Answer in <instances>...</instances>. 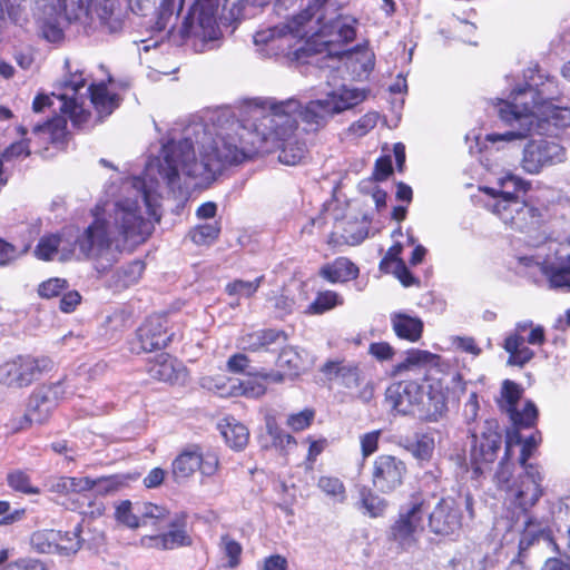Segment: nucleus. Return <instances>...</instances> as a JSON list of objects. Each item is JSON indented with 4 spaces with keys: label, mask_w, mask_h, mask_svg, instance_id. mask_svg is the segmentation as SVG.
I'll return each instance as SVG.
<instances>
[{
    "label": "nucleus",
    "mask_w": 570,
    "mask_h": 570,
    "mask_svg": "<svg viewBox=\"0 0 570 570\" xmlns=\"http://www.w3.org/2000/svg\"><path fill=\"white\" fill-rule=\"evenodd\" d=\"M334 7L331 0H309L308 4L293 17L292 23H283L258 30L254 43L258 55L286 63H308L316 49L309 41H304L307 33L302 27L316 19V33L328 37L330 42H352L356 37L357 19L352 16L337 14L327 19L326 12Z\"/></svg>",
    "instance_id": "1"
},
{
    "label": "nucleus",
    "mask_w": 570,
    "mask_h": 570,
    "mask_svg": "<svg viewBox=\"0 0 570 570\" xmlns=\"http://www.w3.org/2000/svg\"><path fill=\"white\" fill-rule=\"evenodd\" d=\"M525 82L513 89L508 100L499 104V116L512 129L503 135H490L492 141L524 138L535 132L550 131V127L570 126V108L554 104L559 89L553 77L539 73L538 69H529L524 73Z\"/></svg>",
    "instance_id": "2"
},
{
    "label": "nucleus",
    "mask_w": 570,
    "mask_h": 570,
    "mask_svg": "<svg viewBox=\"0 0 570 570\" xmlns=\"http://www.w3.org/2000/svg\"><path fill=\"white\" fill-rule=\"evenodd\" d=\"M196 142L200 145V160L195 156L194 141L190 137L179 140L168 139L161 147L159 175L167 186L175 191L180 189V174L189 178L210 181L224 167L238 165L257 151L252 142L249 147L243 137L226 135L216 138L207 137Z\"/></svg>",
    "instance_id": "3"
},
{
    "label": "nucleus",
    "mask_w": 570,
    "mask_h": 570,
    "mask_svg": "<svg viewBox=\"0 0 570 570\" xmlns=\"http://www.w3.org/2000/svg\"><path fill=\"white\" fill-rule=\"evenodd\" d=\"M65 68L68 76L57 86L53 96L59 99L60 115H55L42 122H28L19 127L22 135L27 134V126H30L33 134L48 135L52 142L61 140L66 135L67 119L73 126H82L90 117L85 109L87 99L99 114L110 115L118 107L117 95L108 91L105 82L91 83L86 88L87 79L83 71L71 70L70 61L65 60Z\"/></svg>",
    "instance_id": "4"
},
{
    "label": "nucleus",
    "mask_w": 570,
    "mask_h": 570,
    "mask_svg": "<svg viewBox=\"0 0 570 570\" xmlns=\"http://www.w3.org/2000/svg\"><path fill=\"white\" fill-rule=\"evenodd\" d=\"M512 442L507 443V450L502 460L499 463L498 471L494 474V480L499 490L505 493V501L515 510H519L523 515V531L520 539V547L530 546L534 539L540 535L549 537L552 532V527L558 531V524L551 514V504H556L559 500L569 494L570 489L559 495L556 500H546L549 510L548 515L538 517L530 513V510L538 503L544 493L542 488L543 474L539 465L521 466L523 472L512 480Z\"/></svg>",
    "instance_id": "5"
},
{
    "label": "nucleus",
    "mask_w": 570,
    "mask_h": 570,
    "mask_svg": "<svg viewBox=\"0 0 570 570\" xmlns=\"http://www.w3.org/2000/svg\"><path fill=\"white\" fill-rule=\"evenodd\" d=\"M184 0H161L156 13L153 29L164 32L176 45H183L189 39L202 41V50L207 43L218 40L222 31L217 23L218 0H196L190 7L183 24L175 33V24L183 9Z\"/></svg>",
    "instance_id": "6"
},
{
    "label": "nucleus",
    "mask_w": 570,
    "mask_h": 570,
    "mask_svg": "<svg viewBox=\"0 0 570 570\" xmlns=\"http://www.w3.org/2000/svg\"><path fill=\"white\" fill-rule=\"evenodd\" d=\"M385 402L397 414L411 415L424 422H438L448 412L442 385L425 384L424 380H402L391 383Z\"/></svg>",
    "instance_id": "7"
},
{
    "label": "nucleus",
    "mask_w": 570,
    "mask_h": 570,
    "mask_svg": "<svg viewBox=\"0 0 570 570\" xmlns=\"http://www.w3.org/2000/svg\"><path fill=\"white\" fill-rule=\"evenodd\" d=\"M261 106L269 111L265 119L269 122L271 134L277 139H284L295 131L297 128L296 115L308 131H318L335 116L326 97L324 99L309 100L305 105H302L295 98L285 100L265 98Z\"/></svg>",
    "instance_id": "8"
},
{
    "label": "nucleus",
    "mask_w": 570,
    "mask_h": 570,
    "mask_svg": "<svg viewBox=\"0 0 570 570\" xmlns=\"http://www.w3.org/2000/svg\"><path fill=\"white\" fill-rule=\"evenodd\" d=\"M508 268L534 283L540 273L549 288L570 292V254L564 252H548L543 257L511 255Z\"/></svg>",
    "instance_id": "9"
},
{
    "label": "nucleus",
    "mask_w": 570,
    "mask_h": 570,
    "mask_svg": "<svg viewBox=\"0 0 570 570\" xmlns=\"http://www.w3.org/2000/svg\"><path fill=\"white\" fill-rule=\"evenodd\" d=\"M471 439L470 461L475 475H480L498 458L503 444L500 424L494 419L485 420L479 428H469Z\"/></svg>",
    "instance_id": "10"
},
{
    "label": "nucleus",
    "mask_w": 570,
    "mask_h": 570,
    "mask_svg": "<svg viewBox=\"0 0 570 570\" xmlns=\"http://www.w3.org/2000/svg\"><path fill=\"white\" fill-rule=\"evenodd\" d=\"M53 368L48 356L17 355L0 363V384L11 389H23Z\"/></svg>",
    "instance_id": "11"
},
{
    "label": "nucleus",
    "mask_w": 570,
    "mask_h": 570,
    "mask_svg": "<svg viewBox=\"0 0 570 570\" xmlns=\"http://www.w3.org/2000/svg\"><path fill=\"white\" fill-rule=\"evenodd\" d=\"M474 518L473 499L471 494H459L456 498L441 499L429 515L431 531L439 535L450 537L458 534L465 518Z\"/></svg>",
    "instance_id": "12"
},
{
    "label": "nucleus",
    "mask_w": 570,
    "mask_h": 570,
    "mask_svg": "<svg viewBox=\"0 0 570 570\" xmlns=\"http://www.w3.org/2000/svg\"><path fill=\"white\" fill-rule=\"evenodd\" d=\"M485 207L503 224L521 233L535 230L542 222L541 209L520 197L491 198Z\"/></svg>",
    "instance_id": "13"
},
{
    "label": "nucleus",
    "mask_w": 570,
    "mask_h": 570,
    "mask_svg": "<svg viewBox=\"0 0 570 570\" xmlns=\"http://www.w3.org/2000/svg\"><path fill=\"white\" fill-rule=\"evenodd\" d=\"M546 331L542 325H534L531 320H523L515 323L512 332L507 334L502 347L509 354L507 364L509 366L523 367L535 355L525 343L530 345H543Z\"/></svg>",
    "instance_id": "14"
},
{
    "label": "nucleus",
    "mask_w": 570,
    "mask_h": 570,
    "mask_svg": "<svg viewBox=\"0 0 570 570\" xmlns=\"http://www.w3.org/2000/svg\"><path fill=\"white\" fill-rule=\"evenodd\" d=\"M522 394L520 384L504 380L497 399L499 409L509 416L514 429L532 428L538 419V409L532 401H525L520 407Z\"/></svg>",
    "instance_id": "15"
},
{
    "label": "nucleus",
    "mask_w": 570,
    "mask_h": 570,
    "mask_svg": "<svg viewBox=\"0 0 570 570\" xmlns=\"http://www.w3.org/2000/svg\"><path fill=\"white\" fill-rule=\"evenodd\" d=\"M566 155L564 147L554 140H529L523 148L521 167L527 174L537 175L546 167L563 163Z\"/></svg>",
    "instance_id": "16"
},
{
    "label": "nucleus",
    "mask_w": 570,
    "mask_h": 570,
    "mask_svg": "<svg viewBox=\"0 0 570 570\" xmlns=\"http://www.w3.org/2000/svg\"><path fill=\"white\" fill-rule=\"evenodd\" d=\"M119 213V233L132 247L139 246L153 234L154 223L145 219L138 200L125 199L117 204Z\"/></svg>",
    "instance_id": "17"
},
{
    "label": "nucleus",
    "mask_w": 570,
    "mask_h": 570,
    "mask_svg": "<svg viewBox=\"0 0 570 570\" xmlns=\"http://www.w3.org/2000/svg\"><path fill=\"white\" fill-rule=\"evenodd\" d=\"M174 333L168 330L165 315H150L136 331V340L131 343L134 353L154 352L165 348L171 342Z\"/></svg>",
    "instance_id": "18"
},
{
    "label": "nucleus",
    "mask_w": 570,
    "mask_h": 570,
    "mask_svg": "<svg viewBox=\"0 0 570 570\" xmlns=\"http://www.w3.org/2000/svg\"><path fill=\"white\" fill-rule=\"evenodd\" d=\"M426 509L424 501L413 499L401 508L397 520L391 527V537L401 546H410L415 540V534L423 530Z\"/></svg>",
    "instance_id": "19"
},
{
    "label": "nucleus",
    "mask_w": 570,
    "mask_h": 570,
    "mask_svg": "<svg viewBox=\"0 0 570 570\" xmlns=\"http://www.w3.org/2000/svg\"><path fill=\"white\" fill-rule=\"evenodd\" d=\"M405 473L406 465L401 459L381 454L373 461L372 484L381 493H391L402 485Z\"/></svg>",
    "instance_id": "20"
},
{
    "label": "nucleus",
    "mask_w": 570,
    "mask_h": 570,
    "mask_svg": "<svg viewBox=\"0 0 570 570\" xmlns=\"http://www.w3.org/2000/svg\"><path fill=\"white\" fill-rule=\"evenodd\" d=\"M168 524L170 528L168 532L149 538L154 547L173 550L191 544V538L186 531L187 514L185 512L175 513Z\"/></svg>",
    "instance_id": "21"
},
{
    "label": "nucleus",
    "mask_w": 570,
    "mask_h": 570,
    "mask_svg": "<svg viewBox=\"0 0 570 570\" xmlns=\"http://www.w3.org/2000/svg\"><path fill=\"white\" fill-rule=\"evenodd\" d=\"M322 372L328 380H335L348 390L360 387L363 382L362 371L353 362L328 361L323 365Z\"/></svg>",
    "instance_id": "22"
},
{
    "label": "nucleus",
    "mask_w": 570,
    "mask_h": 570,
    "mask_svg": "<svg viewBox=\"0 0 570 570\" xmlns=\"http://www.w3.org/2000/svg\"><path fill=\"white\" fill-rule=\"evenodd\" d=\"M53 407L55 403L52 400H48V395H42V391L33 393L30 397L27 412L22 415L17 429L22 430L35 423L42 424L48 420Z\"/></svg>",
    "instance_id": "23"
},
{
    "label": "nucleus",
    "mask_w": 570,
    "mask_h": 570,
    "mask_svg": "<svg viewBox=\"0 0 570 570\" xmlns=\"http://www.w3.org/2000/svg\"><path fill=\"white\" fill-rule=\"evenodd\" d=\"M108 222L102 218H96L83 232L81 238L77 240L79 249H110V238L108 234Z\"/></svg>",
    "instance_id": "24"
},
{
    "label": "nucleus",
    "mask_w": 570,
    "mask_h": 570,
    "mask_svg": "<svg viewBox=\"0 0 570 570\" xmlns=\"http://www.w3.org/2000/svg\"><path fill=\"white\" fill-rule=\"evenodd\" d=\"M391 324L397 337L409 342H417L423 333V321L404 312L391 314Z\"/></svg>",
    "instance_id": "25"
},
{
    "label": "nucleus",
    "mask_w": 570,
    "mask_h": 570,
    "mask_svg": "<svg viewBox=\"0 0 570 570\" xmlns=\"http://www.w3.org/2000/svg\"><path fill=\"white\" fill-rule=\"evenodd\" d=\"M530 188V183L522 178L507 174L498 179V187H484L482 190L490 195L491 198H507L520 197L519 193H527Z\"/></svg>",
    "instance_id": "26"
},
{
    "label": "nucleus",
    "mask_w": 570,
    "mask_h": 570,
    "mask_svg": "<svg viewBox=\"0 0 570 570\" xmlns=\"http://www.w3.org/2000/svg\"><path fill=\"white\" fill-rule=\"evenodd\" d=\"M331 107L335 115H338L345 110H348L366 98V91L357 88L342 87L338 90H334L326 96Z\"/></svg>",
    "instance_id": "27"
},
{
    "label": "nucleus",
    "mask_w": 570,
    "mask_h": 570,
    "mask_svg": "<svg viewBox=\"0 0 570 570\" xmlns=\"http://www.w3.org/2000/svg\"><path fill=\"white\" fill-rule=\"evenodd\" d=\"M139 476V473H117L96 478L94 479V487L91 490L99 495L114 494L127 488L130 483L136 482Z\"/></svg>",
    "instance_id": "28"
},
{
    "label": "nucleus",
    "mask_w": 570,
    "mask_h": 570,
    "mask_svg": "<svg viewBox=\"0 0 570 570\" xmlns=\"http://www.w3.org/2000/svg\"><path fill=\"white\" fill-rule=\"evenodd\" d=\"M146 268L142 259H134L119 267L111 276V285L116 289H126L136 285L141 278Z\"/></svg>",
    "instance_id": "29"
},
{
    "label": "nucleus",
    "mask_w": 570,
    "mask_h": 570,
    "mask_svg": "<svg viewBox=\"0 0 570 570\" xmlns=\"http://www.w3.org/2000/svg\"><path fill=\"white\" fill-rule=\"evenodd\" d=\"M220 433L226 443L235 450L246 446L249 438L248 429L234 417H226L219 423Z\"/></svg>",
    "instance_id": "30"
},
{
    "label": "nucleus",
    "mask_w": 570,
    "mask_h": 570,
    "mask_svg": "<svg viewBox=\"0 0 570 570\" xmlns=\"http://www.w3.org/2000/svg\"><path fill=\"white\" fill-rule=\"evenodd\" d=\"M200 462V448L193 445L184 450L173 462V474L177 481L189 478Z\"/></svg>",
    "instance_id": "31"
},
{
    "label": "nucleus",
    "mask_w": 570,
    "mask_h": 570,
    "mask_svg": "<svg viewBox=\"0 0 570 570\" xmlns=\"http://www.w3.org/2000/svg\"><path fill=\"white\" fill-rule=\"evenodd\" d=\"M400 444L419 461H429L435 448L432 435L419 432L414 434L413 439H403Z\"/></svg>",
    "instance_id": "32"
},
{
    "label": "nucleus",
    "mask_w": 570,
    "mask_h": 570,
    "mask_svg": "<svg viewBox=\"0 0 570 570\" xmlns=\"http://www.w3.org/2000/svg\"><path fill=\"white\" fill-rule=\"evenodd\" d=\"M357 274L358 268L346 258H337L321 271V275L331 283H343L355 278Z\"/></svg>",
    "instance_id": "33"
},
{
    "label": "nucleus",
    "mask_w": 570,
    "mask_h": 570,
    "mask_svg": "<svg viewBox=\"0 0 570 570\" xmlns=\"http://www.w3.org/2000/svg\"><path fill=\"white\" fill-rule=\"evenodd\" d=\"M515 430L517 431L507 434V438H505V441H504V444H505L504 451L507 450L508 441L511 440L512 449L515 445H521L520 455H519V459H518L520 465L521 466L534 465L533 463H529L528 460L532 455V452L534 451V449L537 448V445H538V443L540 441L539 432L535 431L534 433H532L531 435L527 436L523 440L521 434H520V432H519L520 429H515Z\"/></svg>",
    "instance_id": "34"
},
{
    "label": "nucleus",
    "mask_w": 570,
    "mask_h": 570,
    "mask_svg": "<svg viewBox=\"0 0 570 570\" xmlns=\"http://www.w3.org/2000/svg\"><path fill=\"white\" fill-rule=\"evenodd\" d=\"M147 371L153 379L163 382H174L178 379V371L174 360L168 354H160L148 363Z\"/></svg>",
    "instance_id": "35"
},
{
    "label": "nucleus",
    "mask_w": 570,
    "mask_h": 570,
    "mask_svg": "<svg viewBox=\"0 0 570 570\" xmlns=\"http://www.w3.org/2000/svg\"><path fill=\"white\" fill-rule=\"evenodd\" d=\"M307 353L296 346L284 345L277 357V365L297 374L306 365Z\"/></svg>",
    "instance_id": "36"
},
{
    "label": "nucleus",
    "mask_w": 570,
    "mask_h": 570,
    "mask_svg": "<svg viewBox=\"0 0 570 570\" xmlns=\"http://www.w3.org/2000/svg\"><path fill=\"white\" fill-rule=\"evenodd\" d=\"M129 327L130 313L124 308L112 311L104 321L105 335L109 340L119 337Z\"/></svg>",
    "instance_id": "37"
},
{
    "label": "nucleus",
    "mask_w": 570,
    "mask_h": 570,
    "mask_svg": "<svg viewBox=\"0 0 570 570\" xmlns=\"http://www.w3.org/2000/svg\"><path fill=\"white\" fill-rule=\"evenodd\" d=\"M230 392L246 397L256 399L265 394L266 384L262 374L250 375L247 379L239 381L237 385L232 383Z\"/></svg>",
    "instance_id": "38"
},
{
    "label": "nucleus",
    "mask_w": 570,
    "mask_h": 570,
    "mask_svg": "<svg viewBox=\"0 0 570 570\" xmlns=\"http://www.w3.org/2000/svg\"><path fill=\"white\" fill-rule=\"evenodd\" d=\"M291 135L286 136L284 139V145L279 153V161L289 165L295 166L299 164L306 156L307 149L304 142H299L297 140L291 141L288 138Z\"/></svg>",
    "instance_id": "39"
},
{
    "label": "nucleus",
    "mask_w": 570,
    "mask_h": 570,
    "mask_svg": "<svg viewBox=\"0 0 570 570\" xmlns=\"http://www.w3.org/2000/svg\"><path fill=\"white\" fill-rule=\"evenodd\" d=\"M115 252H78V262H89L98 274L107 272L116 262Z\"/></svg>",
    "instance_id": "40"
},
{
    "label": "nucleus",
    "mask_w": 570,
    "mask_h": 570,
    "mask_svg": "<svg viewBox=\"0 0 570 570\" xmlns=\"http://www.w3.org/2000/svg\"><path fill=\"white\" fill-rule=\"evenodd\" d=\"M387 507L386 501L380 495L373 493L371 490H362L360 509L363 510L364 514L371 518L382 517Z\"/></svg>",
    "instance_id": "41"
},
{
    "label": "nucleus",
    "mask_w": 570,
    "mask_h": 570,
    "mask_svg": "<svg viewBox=\"0 0 570 570\" xmlns=\"http://www.w3.org/2000/svg\"><path fill=\"white\" fill-rule=\"evenodd\" d=\"M57 540H59V530L37 531L31 535L32 548L40 553L57 552Z\"/></svg>",
    "instance_id": "42"
},
{
    "label": "nucleus",
    "mask_w": 570,
    "mask_h": 570,
    "mask_svg": "<svg viewBox=\"0 0 570 570\" xmlns=\"http://www.w3.org/2000/svg\"><path fill=\"white\" fill-rule=\"evenodd\" d=\"M80 532V523H77L71 531H59V540H57V553L63 556L76 553L81 547Z\"/></svg>",
    "instance_id": "43"
},
{
    "label": "nucleus",
    "mask_w": 570,
    "mask_h": 570,
    "mask_svg": "<svg viewBox=\"0 0 570 570\" xmlns=\"http://www.w3.org/2000/svg\"><path fill=\"white\" fill-rule=\"evenodd\" d=\"M343 304V298L333 291L318 292L315 299L308 305V313L323 314Z\"/></svg>",
    "instance_id": "44"
},
{
    "label": "nucleus",
    "mask_w": 570,
    "mask_h": 570,
    "mask_svg": "<svg viewBox=\"0 0 570 570\" xmlns=\"http://www.w3.org/2000/svg\"><path fill=\"white\" fill-rule=\"evenodd\" d=\"M8 485L17 492L24 494H39V488L32 485L30 475L27 471L16 469L7 474Z\"/></svg>",
    "instance_id": "45"
},
{
    "label": "nucleus",
    "mask_w": 570,
    "mask_h": 570,
    "mask_svg": "<svg viewBox=\"0 0 570 570\" xmlns=\"http://www.w3.org/2000/svg\"><path fill=\"white\" fill-rule=\"evenodd\" d=\"M317 487L335 503H343L346 500L344 483L335 476H321Z\"/></svg>",
    "instance_id": "46"
},
{
    "label": "nucleus",
    "mask_w": 570,
    "mask_h": 570,
    "mask_svg": "<svg viewBox=\"0 0 570 570\" xmlns=\"http://www.w3.org/2000/svg\"><path fill=\"white\" fill-rule=\"evenodd\" d=\"M68 288L69 283L66 278L50 277L38 285L37 294L42 299H52L60 296Z\"/></svg>",
    "instance_id": "47"
},
{
    "label": "nucleus",
    "mask_w": 570,
    "mask_h": 570,
    "mask_svg": "<svg viewBox=\"0 0 570 570\" xmlns=\"http://www.w3.org/2000/svg\"><path fill=\"white\" fill-rule=\"evenodd\" d=\"M115 519L117 522L135 529L140 525V518L138 512L135 510V504L129 500L121 501L115 509Z\"/></svg>",
    "instance_id": "48"
},
{
    "label": "nucleus",
    "mask_w": 570,
    "mask_h": 570,
    "mask_svg": "<svg viewBox=\"0 0 570 570\" xmlns=\"http://www.w3.org/2000/svg\"><path fill=\"white\" fill-rule=\"evenodd\" d=\"M26 0H0V27L8 21L20 24L22 22L21 3Z\"/></svg>",
    "instance_id": "49"
},
{
    "label": "nucleus",
    "mask_w": 570,
    "mask_h": 570,
    "mask_svg": "<svg viewBox=\"0 0 570 570\" xmlns=\"http://www.w3.org/2000/svg\"><path fill=\"white\" fill-rule=\"evenodd\" d=\"M218 234L219 227L216 223H205L195 227L189 236L196 246H209Z\"/></svg>",
    "instance_id": "50"
},
{
    "label": "nucleus",
    "mask_w": 570,
    "mask_h": 570,
    "mask_svg": "<svg viewBox=\"0 0 570 570\" xmlns=\"http://www.w3.org/2000/svg\"><path fill=\"white\" fill-rule=\"evenodd\" d=\"M487 558L480 552L473 551L452 560L453 570H485Z\"/></svg>",
    "instance_id": "51"
},
{
    "label": "nucleus",
    "mask_w": 570,
    "mask_h": 570,
    "mask_svg": "<svg viewBox=\"0 0 570 570\" xmlns=\"http://www.w3.org/2000/svg\"><path fill=\"white\" fill-rule=\"evenodd\" d=\"M135 510L139 514L140 524H145L149 520H163L168 515V510L165 507L150 502H136Z\"/></svg>",
    "instance_id": "52"
},
{
    "label": "nucleus",
    "mask_w": 570,
    "mask_h": 570,
    "mask_svg": "<svg viewBox=\"0 0 570 570\" xmlns=\"http://www.w3.org/2000/svg\"><path fill=\"white\" fill-rule=\"evenodd\" d=\"M40 36L51 43H59L65 39V32L57 19H43L39 22Z\"/></svg>",
    "instance_id": "53"
},
{
    "label": "nucleus",
    "mask_w": 570,
    "mask_h": 570,
    "mask_svg": "<svg viewBox=\"0 0 570 570\" xmlns=\"http://www.w3.org/2000/svg\"><path fill=\"white\" fill-rule=\"evenodd\" d=\"M262 279H263V276H259L252 282L236 279V281L227 284L226 292L229 295H240V296L249 297L254 293H256V291L258 289V287L261 285Z\"/></svg>",
    "instance_id": "54"
},
{
    "label": "nucleus",
    "mask_w": 570,
    "mask_h": 570,
    "mask_svg": "<svg viewBox=\"0 0 570 570\" xmlns=\"http://www.w3.org/2000/svg\"><path fill=\"white\" fill-rule=\"evenodd\" d=\"M377 120V112H367L363 115L358 120L351 124L348 131L354 136L363 137L376 126Z\"/></svg>",
    "instance_id": "55"
},
{
    "label": "nucleus",
    "mask_w": 570,
    "mask_h": 570,
    "mask_svg": "<svg viewBox=\"0 0 570 570\" xmlns=\"http://www.w3.org/2000/svg\"><path fill=\"white\" fill-rule=\"evenodd\" d=\"M262 338L264 342V350L272 351L283 347L288 340L286 332L276 328L262 330Z\"/></svg>",
    "instance_id": "56"
},
{
    "label": "nucleus",
    "mask_w": 570,
    "mask_h": 570,
    "mask_svg": "<svg viewBox=\"0 0 570 570\" xmlns=\"http://www.w3.org/2000/svg\"><path fill=\"white\" fill-rule=\"evenodd\" d=\"M480 403L479 396L476 392H471L469 399L464 403L462 416L464 423L469 428H479L480 425H475L476 419L479 416Z\"/></svg>",
    "instance_id": "57"
},
{
    "label": "nucleus",
    "mask_w": 570,
    "mask_h": 570,
    "mask_svg": "<svg viewBox=\"0 0 570 570\" xmlns=\"http://www.w3.org/2000/svg\"><path fill=\"white\" fill-rule=\"evenodd\" d=\"M315 417V411L304 409L301 412L293 413L287 417V425L295 432L307 429Z\"/></svg>",
    "instance_id": "58"
},
{
    "label": "nucleus",
    "mask_w": 570,
    "mask_h": 570,
    "mask_svg": "<svg viewBox=\"0 0 570 570\" xmlns=\"http://www.w3.org/2000/svg\"><path fill=\"white\" fill-rule=\"evenodd\" d=\"M97 12L101 24L108 28L110 32H117L122 28V20L115 16L111 6H108L107 2Z\"/></svg>",
    "instance_id": "59"
},
{
    "label": "nucleus",
    "mask_w": 570,
    "mask_h": 570,
    "mask_svg": "<svg viewBox=\"0 0 570 570\" xmlns=\"http://www.w3.org/2000/svg\"><path fill=\"white\" fill-rule=\"evenodd\" d=\"M551 514L557 524L570 523V491L558 503L551 504Z\"/></svg>",
    "instance_id": "60"
},
{
    "label": "nucleus",
    "mask_w": 570,
    "mask_h": 570,
    "mask_svg": "<svg viewBox=\"0 0 570 570\" xmlns=\"http://www.w3.org/2000/svg\"><path fill=\"white\" fill-rule=\"evenodd\" d=\"M402 252H386L385 257L380 263L381 272L396 276L404 267L405 262L399 257Z\"/></svg>",
    "instance_id": "61"
},
{
    "label": "nucleus",
    "mask_w": 570,
    "mask_h": 570,
    "mask_svg": "<svg viewBox=\"0 0 570 570\" xmlns=\"http://www.w3.org/2000/svg\"><path fill=\"white\" fill-rule=\"evenodd\" d=\"M222 546L224 553L228 558V564L230 568H235L238 566L240 561V554H242V546L234 539L229 538L228 535H224L222 538Z\"/></svg>",
    "instance_id": "62"
},
{
    "label": "nucleus",
    "mask_w": 570,
    "mask_h": 570,
    "mask_svg": "<svg viewBox=\"0 0 570 570\" xmlns=\"http://www.w3.org/2000/svg\"><path fill=\"white\" fill-rule=\"evenodd\" d=\"M381 436L380 430H374L367 433H364L360 436V443H361V452L363 459L368 458L379 449V441Z\"/></svg>",
    "instance_id": "63"
},
{
    "label": "nucleus",
    "mask_w": 570,
    "mask_h": 570,
    "mask_svg": "<svg viewBox=\"0 0 570 570\" xmlns=\"http://www.w3.org/2000/svg\"><path fill=\"white\" fill-rule=\"evenodd\" d=\"M451 343L454 348L472 356H479L482 352L481 347L471 336H452Z\"/></svg>",
    "instance_id": "64"
}]
</instances>
